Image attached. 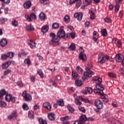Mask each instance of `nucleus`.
Here are the masks:
<instances>
[{
	"label": "nucleus",
	"instance_id": "obj_1",
	"mask_svg": "<svg viewBox=\"0 0 124 124\" xmlns=\"http://www.w3.org/2000/svg\"><path fill=\"white\" fill-rule=\"evenodd\" d=\"M50 36L52 37L51 41L49 42L50 45H60V40L61 38H64L65 36V32L64 31L60 30L57 33V35L54 33H50Z\"/></svg>",
	"mask_w": 124,
	"mask_h": 124
},
{
	"label": "nucleus",
	"instance_id": "obj_2",
	"mask_svg": "<svg viewBox=\"0 0 124 124\" xmlns=\"http://www.w3.org/2000/svg\"><path fill=\"white\" fill-rule=\"evenodd\" d=\"M106 60L109 61V56L105 55L103 53L99 54L98 57V62L99 63H104Z\"/></svg>",
	"mask_w": 124,
	"mask_h": 124
},
{
	"label": "nucleus",
	"instance_id": "obj_3",
	"mask_svg": "<svg viewBox=\"0 0 124 124\" xmlns=\"http://www.w3.org/2000/svg\"><path fill=\"white\" fill-rule=\"evenodd\" d=\"M96 89H94L93 92L95 93H100L101 95H103V91L104 90V87L101 86V84L98 83L96 85Z\"/></svg>",
	"mask_w": 124,
	"mask_h": 124
},
{
	"label": "nucleus",
	"instance_id": "obj_4",
	"mask_svg": "<svg viewBox=\"0 0 124 124\" xmlns=\"http://www.w3.org/2000/svg\"><path fill=\"white\" fill-rule=\"evenodd\" d=\"M22 96L25 98V101H31L32 99L31 95L27 93L26 91H24L22 93Z\"/></svg>",
	"mask_w": 124,
	"mask_h": 124
},
{
	"label": "nucleus",
	"instance_id": "obj_5",
	"mask_svg": "<svg viewBox=\"0 0 124 124\" xmlns=\"http://www.w3.org/2000/svg\"><path fill=\"white\" fill-rule=\"evenodd\" d=\"M86 72L84 73V78H89V77H92V74H93V72L88 67L86 68Z\"/></svg>",
	"mask_w": 124,
	"mask_h": 124
},
{
	"label": "nucleus",
	"instance_id": "obj_6",
	"mask_svg": "<svg viewBox=\"0 0 124 124\" xmlns=\"http://www.w3.org/2000/svg\"><path fill=\"white\" fill-rule=\"evenodd\" d=\"M95 105L98 109H102L103 108V104L99 100H97L94 102Z\"/></svg>",
	"mask_w": 124,
	"mask_h": 124
},
{
	"label": "nucleus",
	"instance_id": "obj_7",
	"mask_svg": "<svg viewBox=\"0 0 124 124\" xmlns=\"http://www.w3.org/2000/svg\"><path fill=\"white\" fill-rule=\"evenodd\" d=\"M116 61L118 62H122V61L124 60V55L121 53L116 54Z\"/></svg>",
	"mask_w": 124,
	"mask_h": 124
},
{
	"label": "nucleus",
	"instance_id": "obj_8",
	"mask_svg": "<svg viewBox=\"0 0 124 124\" xmlns=\"http://www.w3.org/2000/svg\"><path fill=\"white\" fill-rule=\"evenodd\" d=\"M74 16L75 18H78V21H81L83 18V14L82 13H76Z\"/></svg>",
	"mask_w": 124,
	"mask_h": 124
},
{
	"label": "nucleus",
	"instance_id": "obj_9",
	"mask_svg": "<svg viewBox=\"0 0 124 124\" xmlns=\"http://www.w3.org/2000/svg\"><path fill=\"white\" fill-rule=\"evenodd\" d=\"M28 44L31 49H34V48H36V43L34 42L33 41L30 40L28 42Z\"/></svg>",
	"mask_w": 124,
	"mask_h": 124
},
{
	"label": "nucleus",
	"instance_id": "obj_10",
	"mask_svg": "<svg viewBox=\"0 0 124 124\" xmlns=\"http://www.w3.org/2000/svg\"><path fill=\"white\" fill-rule=\"evenodd\" d=\"M79 121L82 123V124H85V122L87 121V116H86V115H81L79 117Z\"/></svg>",
	"mask_w": 124,
	"mask_h": 124
},
{
	"label": "nucleus",
	"instance_id": "obj_11",
	"mask_svg": "<svg viewBox=\"0 0 124 124\" xmlns=\"http://www.w3.org/2000/svg\"><path fill=\"white\" fill-rule=\"evenodd\" d=\"M78 58L79 60H81L83 62H86L87 61V56L85 53L79 54Z\"/></svg>",
	"mask_w": 124,
	"mask_h": 124
},
{
	"label": "nucleus",
	"instance_id": "obj_12",
	"mask_svg": "<svg viewBox=\"0 0 124 124\" xmlns=\"http://www.w3.org/2000/svg\"><path fill=\"white\" fill-rule=\"evenodd\" d=\"M122 0H116V4L115 8V12H118L119 11V9H120V5H119V3H121Z\"/></svg>",
	"mask_w": 124,
	"mask_h": 124
},
{
	"label": "nucleus",
	"instance_id": "obj_13",
	"mask_svg": "<svg viewBox=\"0 0 124 124\" xmlns=\"http://www.w3.org/2000/svg\"><path fill=\"white\" fill-rule=\"evenodd\" d=\"M11 64V62H10V61L5 62L2 64V68H3V69H6V68L9 67Z\"/></svg>",
	"mask_w": 124,
	"mask_h": 124
},
{
	"label": "nucleus",
	"instance_id": "obj_14",
	"mask_svg": "<svg viewBox=\"0 0 124 124\" xmlns=\"http://www.w3.org/2000/svg\"><path fill=\"white\" fill-rule=\"evenodd\" d=\"M31 6V2L30 0L26 1L24 4V7L25 9H28Z\"/></svg>",
	"mask_w": 124,
	"mask_h": 124
},
{
	"label": "nucleus",
	"instance_id": "obj_15",
	"mask_svg": "<svg viewBox=\"0 0 124 124\" xmlns=\"http://www.w3.org/2000/svg\"><path fill=\"white\" fill-rule=\"evenodd\" d=\"M8 42L5 38H3L0 41V45L1 47H4L6 45H7Z\"/></svg>",
	"mask_w": 124,
	"mask_h": 124
},
{
	"label": "nucleus",
	"instance_id": "obj_16",
	"mask_svg": "<svg viewBox=\"0 0 124 124\" xmlns=\"http://www.w3.org/2000/svg\"><path fill=\"white\" fill-rule=\"evenodd\" d=\"M49 30V26L47 25H44L42 27L41 31L43 33H46Z\"/></svg>",
	"mask_w": 124,
	"mask_h": 124
},
{
	"label": "nucleus",
	"instance_id": "obj_17",
	"mask_svg": "<svg viewBox=\"0 0 124 124\" xmlns=\"http://www.w3.org/2000/svg\"><path fill=\"white\" fill-rule=\"evenodd\" d=\"M18 116V114H17V112H14L11 115L8 116V120H12L13 118H16V117Z\"/></svg>",
	"mask_w": 124,
	"mask_h": 124
},
{
	"label": "nucleus",
	"instance_id": "obj_18",
	"mask_svg": "<svg viewBox=\"0 0 124 124\" xmlns=\"http://www.w3.org/2000/svg\"><path fill=\"white\" fill-rule=\"evenodd\" d=\"M43 106L44 107L46 108V109H47V110H51L52 108V107L50 105V103H49L48 102H45L43 104Z\"/></svg>",
	"mask_w": 124,
	"mask_h": 124
},
{
	"label": "nucleus",
	"instance_id": "obj_19",
	"mask_svg": "<svg viewBox=\"0 0 124 124\" xmlns=\"http://www.w3.org/2000/svg\"><path fill=\"white\" fill-rule=\"evenodd\" d=\"M48 118L50 121H54L55 120V113L54 112L49 113L48 114Z\"/></svg>",
	"mask_w": 124,
	"mask_h": 124
},
{
	"label": "nucleus",
	"instance_id": "obj_20",
	"mask_svg": "<svg viewBox=\"0 0 124 124\" xmlns=\"http://www.w3.org/2000/svg\"><path fill=\"white\" fill-rule=\"evenodd\" d=\"M76 47V46L75 45V44L72 43L69 46V50H70V51H75Z\"/></svg>",
	"mask_w": 124,
	"mask_h": 124
},
{
	"label": "nucleus",
	"instance_id": "obj_21",
	"mask_svg": "<svg viewBox=\"0 0 124 124\" xmlns=\"http://www.w3.org/2000/svg\"><path fill=\"white\" fill-rule=\"evenodd\" d=\"M12 25L13 27H18V25H19V22L16 19H13L12 21Z\"/></svg>",
	"mask_w": 124,
	"mask_h": 124
},
{
	"label": "nucleus",
	"instance_id": "obj_22",
	"mask_svg": "<svg viewBox=\"0 0 124 124\" xmlns=\"http://www.w3.org/2000/svg\"><path fill=\"white\" fill-rule=\"evenodd\" d=\"M6 94H8V92L5 90V89H2L0 90V96L3 95H6Z\"/></svg>",
	"mask_w": 124,
	"mask_h": 124
},
{
	"label": "nucleus",
	"instance_id": "obj_23",
	"mask_svg": "<svg viewBox=\"0 0 124 124\" xmlns=\"http://www.w3.org/2000/svg\"><path fill=\"white\" fill-rule=\"evenodd\" d=\"M61 121H63L66 120H71V115H67L64 117L60 118Z\"/></svg>",
	"mask_w": 124,
	"mask_h": 124
},
{
	"label": "nucleus",
	"instance_id": "obj_24",
	"mask_svg": "<svg viewBox=\"0 0 124 124\" xmlns=\"http://www.w3.org/2000/svg\"><path fill=\"white\" fill-rule=\"evenodd\" d=\"M57 104L59 106H63L64 105V102H63V100L61 99L57 101Z\"/></svg>",
	"mask_w": 124,
	"mask_h": 124
},
{
	"label": "nucleus",
	"instance_id": "obj_25",
	"mask_svg": "<svg viewBox=\"0 0 124 124\" xmlns=\"http://www.w3.org/2000/svg\"><path fill=\"white\" fill-rule=\"evenodd\" d=\"M72 75L75 79H77L78 78V73L76 71H72Z\"/></svg>",
	"mask_w": 124,
	"mask_h": 124
},
{
	"label": "nucleus",
	"instance_id": "obj_26",
	"mask_svg": "<svg viewBox=\"0 0 124 124\" xmlns=\"http://www.w3.org/2000/svg\"><path fill=\"white\" fill-rule=\"evenodd\" d=\"M89 14H90V19H91V20H93V19L95 18V15L94 14V12H93V11L92 10L90 11Z\"/></svg>",
	"mask_w": 124,
	"mask_h": 124
},
{
	"label": "nucleus",
	"instance_id": "obj_27",
	"mask_svg": "<svg viewBox=\"0 0 124 124\" xmlns=\"http://www.w3.org/2000/svg\"><path fill=\"white\" fill-rule=\"evenodd\" d=\"M114 43L116 44L117 46L119 47V48H121L122 47V43H121V41L116 39L114 40Z\"/></svg>",
	"mask_w": 124,
	"mask_h": 124
},
{
	"label": "nucleus",
	"instance_id": "obj_28",
	"mask_svg": "<svg viewBox=\"0 0 124 124\" xmlns=\"http://www.w3.org/2000/svg\"><path fill=\"white\" fill-rule=\"evenodd\" d=\"M12 96V95H11V94H9L8 93V94H6V96H5V100L6 101H10V100H11V97Z\"/></svg>",
	"mask_w": 124,
	"mask_h": 124
},
{
	"label": "nucleus",
	"instance_id": "obj_29",
	"mask_svg": "<svg viewBox=\"0 0 124 124\" xmlns=\"http://www.w3.org/2000/svg\"><path fill=\"white\" fill-rule=\"evenodd\" d=\"M26 30L27 31H34V27L30 24L26 26Z\"/></svg>",
	"mask_w": 124,
	"mask_h": 124
},
{
	"label": "nucleus",
	"instance_id": "obj_30",
	"mask_svg": "<svg viewBox=\"0 0 124 124\" xmlns=\"http://www.w3.org/2000/svg\"><path fill=\"white\" fill-rule=\"evenodd\" d=\"M15 53L13 52H9L7 54V55L8 56V58L9 59H12L13 57H14Z\"/></svg>",
	"mask_w": 124,
	"mask_h": 124
},
{
	"label": "nucleus",
	"instance_id": "obj_31",
	"mask_svg": "<svg viewBox=\"0 0 124 124\" xmlns=\"http://www.w3.org/2000/svg\"><path fill=\"white\" fill-rule=\"evenodd\" d=\"M28 116H29V118H30V119H33V118H34L33 111H29L28 112Z\"/></svg>",
	"mask_w": 124,
	"mask_h": 124
},
{
	"label": "nucleus",
	"instance_id": "obj_32",
	"mask_svg": "<svg viewBox=\"0 0 124 124\" xmlns=\"http://www.w3.org/2000/svg\"><path fill=\"white\" fill-rule=\"evenodd\" d=\"M46 18V16L45 15V14L43 13H41L39 15V18L41 20H45Z\"/></svg>",
	"mask_w": 124,
	"mask_h": 124
},
{
	"label": "nucleus",
	"instance_id": "obj_33",
	"mask_svg": "<svg viewBox=\"0 0 124 124\" xmlns=\"http://www.w3.org/2000/svg\"><path fill=\"white\" fill-rule=\"evenodd\" d=\"M64 21L65 23H69L70 22V17L68 16H66L64 17Z\"/></svg>",
	"mask_w": 124,
	"mask_h": 124
},
{
	"label": "nucleus",
	"instance_id": "obj_34",
	"mask_svg": "<svg viewBox=\"0 0 124 124\" xmlns=\"http://www.w3.org/2000/svg\"><path fill=\"white\" fill-rule=\"evenodd\" d=\"M38 121L39 124H47V122H46V120H44L42 118H39Z\"/></svg>",
	"mask_w": 124,
	"mask_h": 124
},
{
	"label": "nucleus",
	"instance_id": "obj_35",
	"mask_svg": "<svg viewBox=\"0 0 124 124\" xmlns=\"http://www.w3.org/2000/svg\"><path fill=\"white\" fill-rule=\"evenodd\" d=\"M101 32L103 36H106V35H107V31L106 29L102 30Z\"/></svg>",
	"mask_w": 124,
	"mask_h": 124
},
{
	"label": "nucleus",
	"instance_id": "obj_36",
	"mask_svg": "<svg viewBox=\"0 0 124 124\" xmlns=\"http://www.w3.org/2000/svg\"><path fill=\"white\" fill-rule=\"evenodd\" d=\"M76 86H77L78 87H81V86H82V80H76Z\"/></svg>",
	"mask_w": 124,
	"mask_h": 124
},
{
	"label": "nucleus",
	"instance_id": "obj_37",
	"mask_svg": "<svg viewBox=\"0 0 124 124\" xmlns=\"http://www.w3.org/2000/svg\"><path fill=\"white\" fill-rule=\"evenodd\" d=\"M38 74L40 76L41 78H43L44 77V74H43V72L41 70H39L37 71Z\"/></svg>",
	"mask_w": 124,
	"mask_h": 124
},
{
	"label": "nucleus",
	"instance_id": "obj_38",
	"mask_svg": "<svg viewBox=\"0 0 124 124\" xmlns=\"http://www.w3.org/2000/svg\"><path fill=\"white\" fill-rule=\"evenodd\" d=\"M67 108L69 112H70L71 113H73L74 111H75L74 108L71 107L70 106H67Z\"/></svg>",
	"mask_w": 124,
	"mask_h": 124
},
{
	"label": "nucleus",
	"instance_id": "obj_39",
	"mask_svg": "<svg viewBox=\"0 0 124 124\" xmlns=\"http://www.w3.org/2000/svg\"><path fill=\"white\" fill-rule=\"evenodd\" d=\"M59 27H60V25H59V24L57 23H55L52 25V28L55 30L57 29H59Z\"/></svg>",
	"mask_w": 124,
	"mask_h": 124
},
{
	"label": "nucleus",
	"instance_id": "obj_40",
	"mask_svg": "<svg viewBox=\"0 0 124 124\" xmlns=\"http://www.w3.org/2000/svg\"><path fill=\"white\" fill-rule=\"evenodd\" d=\"M24 62L28 64V65H30V64H31V60H30V58L26 59L24 60Z\"/></svg>",
	"mask_w": 124,
	"mask_h": 124
},
{
	"label": "nucleus",
	"instance_id": "obj_41",
	"mask_svg": "<svg viewBox=\"0 0 124 124\" xmlns=\"http://www.w3.org/2000/svg\"><path fill=\"white\" fill-rule=\"evenodd\" d=\"M77 70L78 71L79 74H82V72H83V70L79 66H78L77 67Z\"/></svg>",
	"mask_w": 124,
	"mask_h": 124
},
{
	"label": "nucleus",
	"instance_id": "obj_42",
	"mask_svg": "<svg viewBox=\"0 0 124 124\" xmlns=\"http://www.w3.org/2000/svg\"><path fill=\"white\" fill-rule=\"evenodd\" d=\"M41 3L42 4H47V3H49V0H40Z\"/></svg>",
	"mask_w": 124,
	"mask_h": 124
},
{
	"label": "nucleus",
	"instance_id": "obj_43",
	"mask_svg": "<svg viewBox=\"0 0 124 124\" xmlns=\"http://www.w3.org/2000/svg\"><path fill=\"white\" fill-rule=\"evenodd\" d=\"M108 76L110 78H115L116 77V74L113 72H110L108 73Z\"/></svg>",
	"mask_w": 124,
	"mask_h": 124
},
{
	"label": "nucleus",
	"instance_id": "obj_44",
	"mask_svg": "<svg viewBox=\"0 0 124 124\" xmlns=\"http://www.w3.org/2000/svg\"><path fill=\"white\" fill-rule=\"evenodd\" d=\"M92 1H93V0H85L84 3L85 5H89L92 3Z\"/></svg>",
	"mask_w": 124,
	"mask_h": 124
},
{
	"label": "nucleus",
	"instance_id": "obj_45",
	"mask_svg": "<svg viewBox=\"0 0 124 124\" xmlns=\"http://www.w3.org/2000/svg\"><path fill=\"white\" fill-rule=\"evenodd\" d=\"M12 72V71H11L10 69H8L5 72H4V75L6 76L8 75V74H10Z\"/></svg>",
	"mask_w": 124,
	"mask_h": 124
},
{
	"label": "nucleus",
	"instance_id": "obj_46",
	"mask_svg": "<svg viewBox=\"0 0 124 124\" xmlns=\"http://www.w3.org/2000/svg\"><path fill=\"white\" fill-rule=\"evenodd\" d=\"M78 109L79 110L81 111V112H82V113H85V112H86V109L84 107H79Z\"/></svg>",
	"mask_w": 124,
	"mask_h": 124
},
{
	"label": "nucleus",
	"instance_id": "obj_47",
	"mask_svg": "<svg viewBox=\"0 0 124 124\" xmlns=\"http://www.w3.org/2000/svg\"><path fill=\"white\" fill-rule=\"evenodd\" d=\"M23 108L24 109V110H29V106H28V105L27 104H24L23 106Z\"/></svg>",
	"mask_w": 124,
	"mask_h": 124
},
{
	"label": "nucleus",
	"instance_id": "obj_48",
	"mask_svg": "<svg viewBox=\"0 0 124 124\" xmlns=\"http://www.w3.org/2000/svg\"><path fill=\"white\" fill-rule=\"evenodd\" d=\"M7 104L6 102L4 101H1L0 102V106L1 107H6Z\"/></svg>",
	"mask_w": 124,
	"mask_h": 124
},
{
	"label": "nucleus",
	"instance_id": "obj_49",
	"mask_svg": "<svg viewBox=\"0 0 124 124\" xmlns=\"http://www.w3.org/2000/svg\"><path fill=\"white\" fill-rule=\"evenodd\" d=\"M95 82H96V83H99L100 84H101L102 83V79L101 78H98L97 79H95Z\"/></svg>",
	"mask_w": 124,
	"mask_h": 124
},
{
	"label": "nucleus",
	"instance_id": "obj_50",
	"mask_svg": "<svg viewBox=\"0 0 124 124\" xmlns=\"http://www.w3.org/2000/svg\"><path fill=\"white\" fill-rule=\"evenodd\" d=\"M25 18L28 21V22H31V16H29L28 15H25Z\"/></svg>",
	"mask_w": 124,
	"mask_h": 124
},
{
	"label": "nucleus",
	"instance_id": "obj_51",
	"mask_svg": "<svg viewBox=\"0 0 124 124\" xmlns=\"http://www.w3.org/2000/svg\"><path fill=\"white\" fill-rule=\"evenodd\" d=\"M76 104H78V105H81L82 102L81 101H79V100L76 98L75 100Z\"/></svg>",
	"mask_w": 124,
	"mask_h": 124
},
{
	"label": "nucleus",
	"instance_id": "obj_52",
	"mask_svg": "<svg viewBox=\"0 0 124 124\" xmlns=\"http://www.w3.org/2000/svg\"><path fill=\"white\" fill-rule=\"evenodd\" d=\"M81 4H82V2L81 1V0L78 1L76 4L77 7L78 8H79V6H81Z\"/></svg>",
	"mask_w": 124,
	"mask_h": 124
},
{
	"label": "nucleus",
	"instance_id": "obj_53",
	"mask_svg": "<svg viewBox=\"0 0 124 124\" xmlns=\"http://www.w3.org/2000/svg\"><path fill=\"white\" fill-rule=\"evenodd\" d=\"M7 58H8L7 54H4L1 55V58L2 60H6Z\"/></svg>",
	"mask_w": 124,
	"mask_h": 124
},
{
	"label": "nucleus",
	"instance_id": "obj_54",
	"mask_svg": "<svg viewBox=\"0 0 124 124\" xmlns=\"http://www.w3.org/2000/svg\"><path fill=\"white\" fill-rule=\"evenodd\" d=\"M16 85H17V86H18V87H23V85H24V84L23 83V82L22 81H18L16 83Z\"/></svg>",
	"mask_w": 124,
	"mask_h": 124
},
{
	"label": "nucleus",
	"instance_id": "obj_55",
	"mask_svg": "<svg viewBox=\"0 0 124 124\" xmlns=\"http://www.w3.org/2000/svg\"><path fill=\"white\" fill-rule=\"evenodd\" d=\"M87 90L88 93H89L90 94L93 93V89L91 87H88L87 88Z\"/></svg>",
	"mask_w": 124,
	"mask_h": 124
},
{
	"label": "nucleus",
	"instance_id": "obj_56",
	"mask_svg": "<svg viewBox=\"0 0 124 124\" xmlns=\"http://www.w3.org/2000/svg\"><path fill=\"white\" fill-rule=\"evenodd\" d=\"M1 1H2L4 3H6L8 4V3H10V0H0Z\"/></svg>",
	"mask_w": 124,
	"mask_h": 124
},
{
	"label": "nucleus",
	"instance_id": "obj_57",
	"mask_svg": "<svg viewBox=\"0 0 124 124\" xmlns=\"http://www.w3.org/2000/svg\"><path fill=\"white\" fill-rule=\"evenodd\" d=\"M34 110H38V109H39V106L37 104H36L33 107Z\"/></svg>",
	"mask_w": 124,
	"mask_h": 124
},
{
	"label": "nucleus",
	"instance_id": "obj_58",
	"mask_svg": "<svg viewBox=\"0 0 124 124\" xmlns=\"http://www.w3.org/2000/svg\"><path fill=\"white\" fill-rule=\"evenodd\" d=\"M31 17L32 19H36V15H35V14H31Z\"/></svg>",
	"mask_w": 124,
	"mask_h": 124
},
{
	"label": "nucleus",
	"instance_id": "obj_59",
	"mask_svg": "<svg viewBox=\"0 0 124 124\" xmlns=\"http://www.w3.org/2000/svg\"><path fill=\"white\" fill-rule=\"evenodd\" d=\"M105 22H106L107 23H111V19L109 18H105Z\"/></svg>",
	"mask_w": 124,
	"mask_h": 124
},
{
	"label": "nucleus",
	"instance_id": "obj_60",
	"mask_svg": "<svg viewBox=\"0 0 124 124\" xmlns=\"http://www.w3.org/2000/svg\"><path fill=\"white\" fill-rule=\"evenodd\" d=\"M79 54H84V49L82 47L79 48Z\"/></svg>",
	"mask_w": 124,
	"mask_h": 124
},
{
	"label": "nucleus",
	"instance_id": "obj_61",
	"mask_svg": "<svg viewBox=\"0 0 124 124\" xmlns=\"http://www.w3.org/2000/svg\"><path fill=\"white\" fill-rule=\"evenodd\" d=\"M78 0H70L69 3L70 4H73L76 1H77Z\"/></svg>",
	"mask_w": 124,
	"mask_h": 124
},
{
	"label": "nucleus",
	"instance_id": "obj_62",
	"mask_svg": "<svg viewBox=\"0 0 124 124\" xmlns=\"http://www.w3.org/2000/svg\"><path fill=\"white\" fill-rule=\"evenodd\" d=\"M112 106L113 107H118V104L116 102H113L112 103Z\"/></svg>",
	"mask_w": 124,
	"mask_h": 124
},
{
	"label": "nucleus",
	"instance_id": "obj_63",
	"mask_svg": "<svg viewBox=\"0 0 124 124\" xmlns=\"http://www.w3.org/2000/svg\"><path fill=\"white\" fill-rule=\"evenodd\" d=\"M74 124H83L82 123H81L79 120H77L74 123Z\"/></svg>",
	"mask_w": 124,
	"mask_h": 124
},
{
	"label": "nucleus",
	"instance_id": "obj_64",
	"mask_svg": "<svg viewBox=\"0 0 124 124\" xmlns=\"http://www.w3.org/2000/svg\"><path fill=\"white\" fill-rule=\"evenodd\" d=\"M119 71L121 73V74L124 75V70L123 68H120Z\"/></svg>",
	"mask_w": 124,
	"mask_h": 124
}]
</instances>
